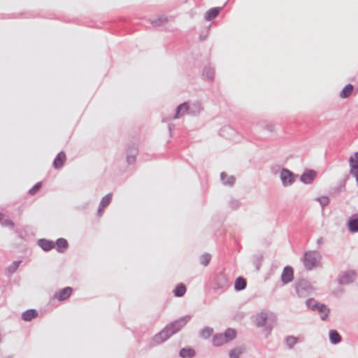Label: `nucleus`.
Returning <instances> with one entry per match:
<instances>
[{"mask_svg":"<svg viewBox=\"0 0 358 358\" xmlns=\"http://www.w3.org/2000/svg\"><path fill=\"white\" fill-rule=\"evenodd\" d=\"M231 285L229 278L224 271L217 273L214 278L213 289L219 293L224 292Z\"/></svg>","mask_w":358,"mask_h":358,"instance_id":"nucleus-5","label":"nucleus"},{"mask_svg":"<svg viewBox=\"0 0 358 358\" xmlns=\"http://www.w3.org/2000/svg\"><path fill=\"white\" fill-rule=\"evenodd\" d=\"M234 132V130L233 129V128H231L229 126H224L220 129V135L227 138V136L225 135V133L232 134V133Z\"/></svg>","mask_w":358,"mask_h":358,"instance_id":"nucleus-41","label":"nucleus"},{"mask_svg":"<svg viewBox=\"0 0 358 358\" xmlns=\"http://www.w3.org/2000/svg\"><path fill=\"white\" fill-rule=\"evenodd\" d=\"M43 183L42 182H36L29 190L28 191V194L29 195H34L36 192H38L41 188L42 187Z\"/></svg>","mask_w":358,"mask_h":358,"instance_id":"nucleus-40","label":"nucleus"},{"mask_svg":"<svg viewBox=\"0 0 358 358\" xmlns=\"http://www.w3.org/2000/svg\"><path fill=\"white\" fill-rule=\"evenodd\" d=\"M298 175L287 168H282L280 172V178L284 187L293 185L298 178Z\"/></svg>","mask_w":358,"mask_h":358,"instance_id":"nucleus-6","label":"nucleus"},{"mask_svg":"<svg viewBox=\"0 0 358 358\" xmlns=\"http://www.w3.org/2000/svg\"><path fill=\"white\" fill-rule=\"evenodd\" d=\"M354 90V85L352 84H347L340 92V96L342 99L348 98Z\"/></svg>","mask_w":358,"mask_h":358,"instance_id":"nucleus-31","label":"nucleus"},{"mask_svg":"<svg viewBox=\"0 0 358 358\" xmlns=\"http://www.w3.org/2000/svg\"><path fill=\"white\" fill-rule=\"evenodd\" d=\"M169 131L171 132V130H172L171 124L169 125Z\"/></svg>","mask_w":358,"mask_h":358,"instance_id":"nucleus-51","label":"nucleus"},{"mask_svg":"<svg viewBox=\"0 0 358 358\" xmlns=\"http://www.w3.org/2000/svg\"><path fill=\"white\" fill-rule=\"evenodd\" d=\"M215 69L210 65H206L202 70L203 79L208 82H213L215 78Z\"/></svg>","mask_w":358,"mask_h":358,"instance_id":"nucleus-16","label":"nucleus"},{"mask_svg":"<svg viewBox=\"0 0 358 358\" xmlns=\"http://www.w3.org/2000/svg\"><path fill=\"white\" fill-rule=\"evenodd\" d=\"M66 160V155L65 152L64 151H60L55 157L52 162V166L55 169H60L64 166Z\"/></svg>","mask_w":358,"mask_h":358,"instance_id":"nucleus-14","label":"nucleus"},{"mask_svg":"<svg viewBox=\"0 0 358 358\" xmlns=\"http://www.w3.org/2000/svg\"><path fill=\"white\" fill-rule=\"evenodd\" d=\"M55 245H56L57 251L58 252L63 253L69 248V243L66 238H59L55 242Z\"/></svg>","mask_w":358,"mask_h":358,"instance_id":"nucleus-19","label":"nucleus"},{"mask_svg":"<svg viewBox=\"0 0 358 358\" xmlns=\"http://www.w3.org/2000/svg\"><path fill=\"white\" fill-rule=\"evenodd\" d=\"M2 225L4 227H10V228L13 229L15 226V223L13 220L10 219H6L3 221Z\"/></svg>","mask_w":358,"mask_h":358,"instance_id":"nucleus-44","label":"nucleus"},{"mask_svg":"<svg viewBox=\"0 0 358 358\" xmlns=\"http://www.w3.org/2000/svg\"><path fill=\"white\" fill-rule=\"evenodd\" d=\"M322 256L317 250H309L303 253V263L307 271H311L320 263Z\"/></svg>","mask_w":358,"mask_h":358,"instance_id":"nucleus-3","label":"nucleus"},{"mask_svg":"<svg viewBox=\"0 0 358 358\" xmlns=\"http://www.w3.org/2000/svg\"><path fill=\"white\" fill-rule=\"evenodd\" d=\"M227 343L236 338L237 333L234 329L227 328L224 333H222Z\"/></svg>","mask_w":358,"mask_h":358,"instance_id":"nucleus-30","label":"nucleus"},{"mask_svg":"<svg viewBox=\"0 0 358 358\" xmlns=\"http://www.w3.org/2000/svg\"><path fill=\"white\" fill-rule=\"evenodd\" d=\"M37 244L45 252H49L55 247V242L46 238L38 239Z\"/></svg>","mask_w":358,"mask_h":358,"instance_id":"nucleus-17","label":"nucleus"},{"mask_svg":"<svg viewBox=\"0 0 358 358\" xmlns=\"http://www.w3.org/2000/svg\"><path fill=\"white\" fill-rule=\"evenodd\" d=\"M346 227L351 234L358 232V213L352 214L348 219Z\"/></svg>","mask_w":358,"mask_h":358,"instance_id":"nucleus-12","label":"nucleus"},{"mask_svg":"<svg viewBox=\"0 0 358 358\" xmlns=\"http://www.w3.org/2000/svg\"><path fill=\"white\" fill-rule=\"evenodd\" d=\"M211 259V255L209 253H204L200 257L201 264L206 266L209 264Z\"/></svg>","mask_w":358,"mask_h":358,"instance_id":"nucleus-38","label":"nucleus"},{"mask_svg":"<svg viewBox=\"0 0 358 358\" xmlns=\"http://www.w3.org/2000/svg\"><path fill=\"white\" fill-rule=\"evenodd\" d=\"M188 109H189V102L185 101L179 104L176 108V112L173 118L178 119L181 117L182 115H184V114H185L186 113H189Z\"/></svg>","mask_w":358,"mask_h":358,"instance_id":"nucleus-15","label":"nucleus"},{"mask_svg":"<svg viewBox=\"0 0 358 358\" xmlns=\"http://www.w3.org/2000/svg\"><path fill=\"white\" fill-rule=\"evenodd\" d=\"M294 289L297 296L299 298H305L311 295L314 291V287L310 282L304 278L297 279L294 284Z\"/></svg>","mask_w":358,"mask_h":358,"instance_id":"nucleus-4","label":"nucleus"},{"mask_svg":"<svg viewBox=\"0 0 358 358\" xmlns=\"http://www.w3.org/2000/svg\"><path fill=\"white\" fill-rule=\"evenodd\" d=\"M357 275V272L355 270L343 271L338 276V283L341 285H350L356 280Z\"/></svg>","mask_w":358,"mask_h":358,"instance_id":"nucleus-7","label":"nucleus"},{"mask_svg":"<svg viewBox=\"0 0 358 358\" xmlns=\"http://www.w3.org/2000/svg\"><path fill=\"white\" fill-rule=\"evenodd\" d=\"M315 302H318V301H316L314 298H309L306 301L305 303H306V307L308 309L312 310V306H313V303H315Z\"/></svg>","mask_w":358,"mask_h":358,"instance_id":"nucleus-43","label":"nucleus"},{"mask_svg":"<svg viewBox=\"0 0 358 358\" xmlns=\"http://www.w3.org/2000/svg\"><path fill=\"white\" fill-rule=\"evenodd\" d=\"M186 291V285L182 282H180L176 285L173 290V294L176 297H182L185 294Z\"/></svg>","mask_w":358,"mask_h":358,"instance_id":"nucleus-25","label":"nucleus"},{"mask_svg":"<svg viewBox=\"0 0 358 358\" xmlns=\"http://www.w3.org/2000/svg\"><path fill=\"white\" fill-rule=\"evenodd\" d=\"M168 21V17L166 15H160L157 19L151 21V24L154 27H157L164 25Z\"/></svg>","mask_w":358,"mask_h":358,"instance_id":"nucleus-33","label":"nucleus"},{"mask_svg":"<svg viewBox=\"0 0 358 358\" xmlns=\"http://www.w3.org/2000/svg\"><path fill=\"white\" fill-rule=\"evenodd\" d=\"M113 198V193L110 192L102 197L99 205L101 207L106 208L111 202Z\"/></svg>","mask_w":358,"mask_h":358,"instance_id":"nucleus-34","label":"nucleus"},{"mask_svg":"<svg viewBox=\"0 0 358 358\" xmlns=\"http://www.w3.org/2000/svg\"><path fill=\"white\" fill-rule=\"evenodd\" d=\"M73 288L71 287H66L59 289L54 294V298L57 299L59 301L67 299L72 294Z\"/></svg>","mask_w":358,"mask_h":358,"instance_id":"nucleus-13","label":"nucleus"},{"mask_svg":"<svg viewBox=\"0 0 358 358\" xmlns=\"http://www.w3.org/2000/svg\"><path fill=\"white\" fill-rule=\"evenodd\" d=\"M3 217V214L2 213H0V222H1Z\"/></svg>","mask_w":358,"mask_h":358,"instance_id":"nucleus-50","label":"nucleus"},{"mask_svg":"<svg viewBox=\"0 0 358 358\" xmlns=\"http://www.w3.org/2000/svg\"><path fill=\"white\" fill-rule=\"evenodd\" d=\"M357 194H358V191H357Z\"/></svg>","mask_w":358,"mask_h":358,"instance_id":"nucleus-54","label":"nucleus"},{"mask_svg":"<svg viewBox=\"0 0 358 358\" xmlns=\"http://www.w3.org/2000/svg\"><path fill=\"white\" fill-rule=\"evenodd\" d=\"M247 287V280L242 276L238 277L234 282V289L237 292L245 289Z\"/></svg>","mask_w":358,"mask_h":358,"instance_id":"nucleus-27","label":"nucleus"},{"mask_svg":"<svg viewBox=\"0 0 358 358\" xmlns=\"http://www.w3.org/2000/svg\"><path fill=\"white\" fill-rule=\"evenodd\" d=\"M264 128L268 131L272 132L274 130V125L271 123L267 124L265 125Z\"/></svg>","mask_w":358,"mask_h":358,"instance_id":"nucleus-45","label":"nucleus"},{"mask_svg":"<svg viewBox=\"0 0 358 358\" xmlns=\"http://www.w3.org/2000/svg\"><path fill=\"white\" fill-rule=\"evenodd\" d=\"M329 339L331 344L336 345L342 341V336L336 329H330L329 331Z\"/></svg>","mask_w":358,"mask_h":358,"instance_id":"nucleus-22","label":"nucleus"},{"mask_svg":"<svg viewBox=\"0 0 358 358\" xmlns=\"http://www.w3.org/2000/svg\"><path fill=\"white\" fill-rule=\"evenodd\" d=\"M214 330L212 327L206 326L201 329L199 332V336L204 340L208 339L211 336H213Z\"/></svg>","mask_w":358,"mask_h":358,"instance_id":"nucleus-28","label":"nucleus"},{"mask_svg":"<svg viewBox=\"0 0 358 358\" xmlns=\"http://www.w3.org/2000/svg\"><path fill=\"white\" fill-rule=\"evenodd\" d=\"M241 206V201L238 199L231 197L229 201V206L231 210H237Z\"/></svg>","mask_w":358,"mask_h":358,"instance_id":"nucleus-36","label":"nucleus"},{"mask_svg":"<svg viewBox=\"0 0 358 358\" xmlns=\"http://www.w3.org/2000/svg\"><path fill=\"white\" fill-rule=\"evenodd\" d=\"M5 358H13V357L11 356H8V357H6Z\"/></svg>","mask_w":358,"mask_h":358,"instance_id":"nucleus-53","label":"nucleus"},{"mask_svg":"<svg viewBox=\"0 0 358 358\" xmlns=\"http://www.w3.org/2000/svg\"><path fill=\"white\" fill-rule=\"evenodd\" d=\"M206 36H203V35L199 36L200 41H203L206 39Z\"/></svg>","mask_w":358,"mask_h":358,"instance_id":"nucleus-49","label":"nucleus"},{"mask_svg":"<svg viewBox=\"0 0 358 358\" xmlns=\"http://www.w3.org/2000/svg\"><path fill=\"white\" fill-rule=\"evenodd\" d=\"M106 208L101 207L100 205H99L98 209H97V215L98 216H101L103 210Z\"/></svg>","mask_w":358,"mask_h":358,"instance_id":"nucleus-46","label":"nucleus"},{"mask_svg":"<svg viewBox=\"0 0 358 358\" xmlns=\"http://www.w3.org/2000/svg\"><path fill=\"white\" fill-rule=\"evenodd\" d=\"M223 7H213L208 9L204 15V19L206 21H211L214 20L222 11Z\"/></svg>","mask_w":358,"mask_h":358,"instance_id":"nucleus-18","label":"nucleus"},{"mask_svg":"<svg viewBox=\"0 0 358 358\" xmlns=\"http://www.w3.org/2000/svg\"><path fill=\"white\" fill-rule=\"evenodd\" d=\"M352 176H354L356 179L357 185L358 186V169L356 171L355 174V173H350Z\"/></svg>","mask_w":358,"mask_h":358,"instance_id":"nucleus-47","label":"nucleus"},{"mask_svg":"<svg viewBox=\"0 0 358 358\" xmlns=\"http://www.w3.org/2000/svg\"><path fill=\"white\" fill-rule=\"evenodd\" d=\"M196 355V352L191 347L182 348L179 351V356L182 358H192Z\"/></svg>","mask_w":358,"mask_h":358,"instance_id":"nucleus-24","label":"nucleus"},{"mask_svg":"<svg viewBox=\"0 0 358 358\" xmlns=\"http://www.w3.org/2000/svg\"><path fill=\"white\" fill-rule=\"evenodd\" d=\"M317 176L315 170L311 169H305L302 174L299 176V180L305 185H310L313 182Z\"/></svg>","mask_w":358,"mask_h":358,"instance_id":"nucleus-8","label":"nucleus"},{"mask_svg":"<svg viewBox=\"0 0 358 358\" xmlns=\"http://www.w3.org/2000/svg\"><path fill=\"white\" fill-rule=\"evenodd\" d=\"M192 316L186 315L169 323L159 333L156 334L149 343L150 348L160 345L171 336L180 331L191 320Z\"/></svg>","mask_w":358,"mask_h":358,"instance_id":"nucleus-1","label":"nucleus"},{"mask_svg":"<svg viewBox=\"0 0 358 358\" xmlns=\"http://www.w3.org/2000/svg\"><path fill=\"white\" fill-rule=\"evenodd\" d=\"M303 340L300 337L294 336H287L285 337V343L289 349H292L296 344L302 342Z\"/></svg>","mask_w":358,"mask_h":358,"instance_id":"nucleus-23","label":"nucleus"},{"mask_svg":"<svg viewBox=\"0 0 358 358\" xmlns=\"http://www.w3.org/2000/svg\"><path fill=\"white\" fill-rule=\"evenodd\" d=\"M213 345L215 347H220L227 343L222 333H217L213 336Z\"/></svg>","mask_w":358,"mask_h":358,"instance_id":"nucleus-29","label":"nucleus"},{"mask_svg":"<svg viewBox=\"0 0 358 358\" xmlns=\"http://www.w3.org/2000/svg\"><path fill=\"white\" fill-rule=\"evenodd\" d=\"M315 200L320 203L322 210L330 203V199L328 196H317Z\"/></svg>","mask_w":358,"mask_h":358,"instance_id":"nucleus-35","label":"nucleus"},{"mask_svg":"<svg viewBox=\"0 0 358 358\" xmlns=\"http://www.w3.org/2000/svg\"><path fill=\"white\" fill-rule=\"evenodd\" d=\"M324 243V239L322 237H320L317 240V245H322Z\"/></svg>","mask_w":358,"mask_h":358,"instance_id":"nucleus-48","label":"nucleus"},{"mask_svg":"<svg viewBox=\"0 0 358 358\" xmlns=\"http://www.w3.org/2000/svg\"><path fill=\"white\" fill-rule=\"evenodd\" d=\"M202 107L201 106V103L199 101H196L192 105H189V114H191L192 115H196L199 114L201 110Z\"/></svg>","mask_w":358,"mask_h":358,"instance_id":"nucleus-32","label":"nucleus"},{"mask_svg":"<svg viewBox=\"0 0 358 358\" xmlns=\"http://www.w3.org/2000/svg\"><path fill=\"white\" fill-rule=\"evenodd\" d=\"M242 350L238 348H235L229 350V358H239L242 354Z\"/></svg>","mask_w":358,"mask_h":358,"instance_id":"nucleus-39","label":"nucleus"},{"mask_svg":"<svg viewBox=\"0 0 358 358\" xmlns=\"http://www.w3.org/2000/svg\"><path fill=\"white\" fill-rule=\"evenodd\" d=\"M22 263V260H17L13 262V263L9 265L7 268V271L10 275L13 274L19 268L20 264Z\"/></svg>","mask_w":358,"mask_h":358,"instance_id":"nucleus-37","label":"nucleus"},{"mask_svg":"<svg viewBox=\"0 0 358 358\" xmlns=\"http://www.w3.org/2000/svg\"><path fill=\"white\" fill-rule=\"evenodd\" d=\"M138 153V148L134 143L128 144L126 148V157L128 164H134Z\"/></svg>","mask_w":358,"mask_h":358,"instance_id":"nucleus-9","label":"nucleus"},{"mask_svg":"<svg viewBox=\"0 0 358 358\" xmlns=\"http://www.w3.org/2000/svg\"><path fill=\"white\" fill-rule=\"evenodd\" d=\"M294 280V268L292 266L287 265L283 268L280 275V280L283 285H287Z\"/></svg>","mask_w":358,"mask_h":358,"instance_id":"nucleus-11","label":"nucleus"},{"mask_svg":"<svg viewBox=\"0 0 358 358\" xmlns=\"http://www.w3.org/2000/svg\"><path fill=\"white\" fill-rule=\"evenodd\" d=\"M312 310H317L320 314V319L322 321L327 320L330 313V308L324 303L315 302L312 306Z\"/></svg>","mask_w":358,"mask_h":358,"instance_id":"nucleus-10","label":"nucleus"},{"mask_svg":"<svg viewBox=\"0 0 358 358\" xmlns=\"http://www.w3.org/2000/svg\"><path fill=\"white\" fill-rule=\"evenodd\" d=\"M275 315L272 312L262 310L256 315L255 323L257 327H264L266 331V338L271 334L273 328Z\"/></svg>","mask_w":358,"mask_h":358,"instance_id":"nucleus-2","label":"nucleus"},{"mask_svg":"<svg viewBox=\"0 0 358 358\" xmlns=\"http://www.w3.org/2000/svg\"><path fill=\"white\" fill-rule=\"evenodd\" d=\"M350 173H355L358 170V151L355 152L349 158Z\"/></svg>","mask_w":358,"mask_h":358,"instance_id":"nucleus-20","label":"nucleus"},{"mask_svg":"<svg viewBox=\"0 0 358 358\" xmlns=\"http://www.w3.org/2000/svg\"><path fill=\"white\" fill-rule=\"evenodd\" d=\"M38 315V311L36 309L30 308L22 313V320L25 322H30Z\"/></svg>","mask_w":358,"mask_h":358,"instance_id":"nucleus-21","label":"nucleus"},{"mask_svg":"<svg viewBox=\"0 0 358 358\" xmlns=\"http://www.w3.org/2000/svg\"><path fill=\"white\" fill-rule=\"evenodd\" d=\"M262 260H263V256L262 255H258V256L256 257V259H255L253 264L255 266V268H256L257 271L259 270Z\"/></svg>","mask_w":358,"mask_h":358,"instance_id":"nucleus-42","label":"nucleus"},{"mask_svg":"<svg viewBox=\"0 0 358 358\" xmlns=\"http://www.w3.org/2000/svg\"><path fill=\"white\" fill-rule=\"evenodd\" d=\"M220 180L224 185L233 186L235 183L236 178L234 176H228L226 172H222L220 173Z\"/></svg>","mask_w":358,"mask_h":358,"instance_id":"nucleus-26","label":"nucleus"},{"mask_svg":"<svg viewBox=\"0 0 358 358\" xmlns=\"http://www.w3.org/2000/svg\"><path fill=\"white\" fill-rule=\"evenodd\" d=\"M210 29V25H209L208 27H207V29Z\"/></svg>","mask_w":358,"mask_h":358,"instance_id":"nucleus-52","label":"nucleus"}]
</instances>
